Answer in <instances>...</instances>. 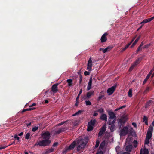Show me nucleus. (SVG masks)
<instances>
[{"mask_svg":"<svg viewBox=\"0 0 154 154\" xmlns=\"http://www.w3.org/2000/svg\"><path fill=\"white\" fill-rule=\"evenodd\" d=\"M88 137H85L84 138L77 147V149L78 151H79L81 149L85 147L88 142Z\"/></svg>","mask_w":154,"mask_h":154,"instance_id":"nucleus-1","label":"nucleus"},{"mask_svg":"<svg viewBox=\"0 0 154 154\" xmlns=\"http://www.w3.org/2000/svg\"><path fill=\"white\" fill-rule=\"evenodd\" d=\"M51 143L50 140H45L43 139L39 142H37L35 144L34 146H37L38 145L40 146H45L49 145Z\"/></svg>","mask_w":154,"mask_h":154,"instance_id":"nucleus-2","label":"nucleus"},{"mask_svg":"<svg viewBox=\"0 0 154 154\" xmlns=\"http://www.w3.org/2000/svg\"><path fill=\"white\" fill-rule=\"evenodd\" d=\"M129 132L128 128L127 126H125L121 129L120 131V136H125L127 135Z\"/></svg>","mask_w":154,"mask_h":154,"instance_id":"nucleus-3","label":"nucleus"},{"mask_svg":"<svg viewBox=\"0 0 154 154\" xmlns=\"http://www.w3.org/2000/svg\"><path fill=\"white\" fill-rule=\"evenodd\" d=\"M41 136L43 139L45 140H49L51 137V134L48 131L43 132L41 134Z\"/></svg>","mask_w":154,"mask_h":154,"instance_id":"nucleus-4","label":"nucleus"},{"mask_svg":"<svg viewBox=\"0 0 154 154\" xmlns=\"http://www.w3.org/2000/svg\"><path fill=\"white\" fill-rule=\"evenodd\" d=\"M58 85L59 83H58L53 84L51 87L50 93H51L52 92L54 93H55L59 91L57 88V86Z\"/></svg>","mask_w":154,"mask_h":154,"instance_id":"nucleus-5","label":"nucleus"},{"mask_svg":"<svg viewBox=\"0 0 154 154\" xmlns=\"http://www.w3.org/2000/svg\"><path fill=\"white\" fill-rule=\"evenodd\" d=\"M127 120V118L126 116H123L119 119L118 123L119 128L121 127L122 124H124Z\"/></svg>","mask_w":154,"mask_h":154,"instance_id":"nucleus-6","label":"nucleus"},{"mask_svg":"<svg viewBox=\"0 0 154 154\" xmlns=\"http://www.w3.org/2000/svg\"><path fill=\"white\" fill-rule=\"evenodd\" d=\"M68 128L66 126L61 127L55 131V134H59L65 131L66 130H67Z\"/></svg>","mask_w":154,"mask_h":154,"instance_id":"nucleus-7","label":"nucleus"},{"mask_svg":"<svg viewBox=\"0 0 154 154\" xmlns=\"http://www.w3.org/2000/svg\"><path fill=\"white\" fill-rule=\"evenodd\" d=\"M141 59L140 58H138L137 59L136 61L130 67L129 69V71L130 72L132 71L134 68L137 65L139 64L140 63V61L141 60Z\"/></svg>","mask_w":154,"mask_h":154,"instance_id":"nucleus-8","label":"nucleus"},{"mask_svg":"<svg viewBox=\"0 0 154 154\" xmlns=\"http://www.w3.org/2000/svg\"><path fill=\"white\" fill-rule=\"evenodd\" d=\"M92 60L91 57H90L87 64V70L89 71H91L92 70Z\"/></svg>","mask_w":154,"mask_h":154,"instance_id":"nucleus-9","label":"nucleus"},{"mask_svg":"<svg viewBox=\"0 0 154 154\" xmlns=\"http://www.w3.org/2000/svg\"><path fill=\"white\" fill-rule=\"evenodd\" d=\"M116 87V86L114 85L110 88H108L107 90V93H108L109 95L112 94L114 91Z\"/></svg>","mask_w":154,"mask_h":154,"instance_id":"nucleus-10","label":"nucleus"},{"mask_svg":"<svg viewBox=\"0 0 154 154\" xmlns=\"http://www.w3.org/2000/svg\"><path fill=\"white\" fill-rule=\"evenodd\" d=\"M108 33L105 32L101 36L100 41L101 43H103L106 42L107 40V36L108 35Z\"/></svg>","mask_w":154,"mask_h":154,"instance_id":"nucleus-11","label":"nucleus"},{"mask_svg":"<svg viewBox=\"0 0 154 154\" xmlns=\"http://www.w3.org/2000/svg\"><path fill=\"white\" fill-rule=\"evenodd\" d=\"M108 114L109 116V119H116V117L114 113L112 111H110L108 112Z\"/></svg>","mask_w":154,"mask_h":154,"instance_id":"nucleus-12","label":"nucleus"},{"mask_svg":"<svg viewBox=\"0 0 154 154\" xmlns=\"http://www.w3.org/2000/svg\"><path fill=\"white\" fill-rule=\"evenodd\" d=\"M92 77H91L88 82L87 89L88 91L90 90L91 88L92 83Z\"/></svg>","mask_w":154,"mask_h":154,"instance_id":"nucleus-13","label":"nucleus"},{"mask_svg":"<svg viewBox=\"0 0 154 154\" xmlns=\"http://www.w3.org/2000/svg\"><path fill=\"white\" fill-rule=\"evenodd\" d=\"M133 148V146L131 144H129L126 146L125 148V150L126 151L130 152L131 151Z\"/></svg>","mask_w":154,"mask_h":154,"instance_id":"nucleus-14","label":"nucleus"},{"mask_svg":"<svg viewBox=\"0 0 154 154\" xmlns=\"http://www.w3.org/2000/svg\"><path fill=\"white\" fill-rule=\"evenodd\" d=\"M76 144V142L75 141L73 142L69 146L68 149L71 150L74 148L75 147Z\"/></svg>","mask_w":154,"mask_h":154,"instance_id":"nucleus-15","label":"nucleus"},{"mask_svg":"<svg viewBox=\"0 0 154 154\" xmlns=\"http://www.w3.org/2000/svg\"><path fill=\"white\" fill-rule=\"evenodd\" d=\"M100 119L101 120L106 122L107 121V116L106 114H102L100 116Z\"/></svg>","mask_w":154,"mask_h":154,"instance_id":"nucleus-16","label":"nucleus"},{"mask_svg":"<svg viewBox=\"0 0 154 154\" xmlns=\"http://www.w3.org/2000/svg\"><path fill=\"white\" fill-rule=\"evenodd\" d=\"M94 91H90L88 92L87 94V97L89 99L91 98V96L94 94Z\"/></svg>","mask_w":154,"mask_h":154,"instance_id":"nucleus-17","label":"nucleus"},{"mask_svg":"<svg viewBox=\"0 0 154 154\" xmlns=\"http://www.w3.org/2000/svg\"><path fill=\"white\" fill-rule=\"evenodd\" d=\"M96 122V121L95 119L92 120L88 122V125L93 127Z\"/></svg>","mask_w":154,"mask_h":154,"instance_id":"nucleus-18","label":"nucleus"},{"mask_svg":"<svg viewBox=\"0 0 154 154\" xmlns=\"http://www.w3.org/2000/svg\"><path fill=\"white\" fill-rule=\"evenodd\" d=\"M153 19H154V16L150 18L144 19L143 20V21L144 23H146L150 22Z\"/></svg>","mask_w":154,"mask_h":154,"instance_id":"nucleus-19","label":"nucleus"},{"mask_svg":"<svg viewBox=\"0 0 154 154\" xmlns=\"http://www.w3.org/2000/svg\"><path fill=\"white\" fill-rule=\"evenodd\" d=\"M140 38V36H138L135 40V41L134 42V43L132 44L131 45V48H133L134 45H136V43L138 42V41L139 40Z\"/></svg>","mask_w":154,"mask_h":154,"instance_id":"nucleus-20","label":"nucleus"},{"mask_svg":"<svg viewBox=\"0 0 154 154\" xmlns=\"http://www.w3.org/2000/svg\"><path fill=\"white\" fill-rule=\"evenodd\" d=\"M54 151V149L53 148H51L50 149H47L45 152V154H48L53 152Z\"/></svg>","mask_w":154,"mask_h":154,"instance_id":"nucleus-21","label":"nucleus"},{"mask_svg":"<svg viewBox=\"0 0 154 154\" xmlns=\"http://www.w3.org/2000/svg\"><path fill=\"white\" fill-rule=\"evenodd\" d=\"M112 47L110 46H109L107 47L106 48L104 49V50H103V53H105L107 51H109L111 50V49H112Z\"/></svg>","mask_w":154,"mask_h":154,"instance_id":"nucleus-22","label":"nucleus"},{"mask_svg":"<svg viewBox=\"0 0 154 154\" xmlns=\"http://www.w3.org/2000/svg\"><path fill=\"white\" fill-rule=\"evenodd\" d=\"M116 119H114L112 121H111L110 120H109V119L108 121V124L109 125H115L114 123L116 122Z\"/></svg>","mask_w":154,"mask_h":154,"instance_id":"nucleus-23","label":"nucleus"},{"mask_svg":"<svg viewBox=\"0 0 154 154\" xmlns=\"http://www.w3.org/2000/svg\"><path fill=\"white\" fill-rule=\"evenodd\" d=\"M152 133L148 132H147L146 138H148V139H150L151 137H152Z\"/></svg>","mask_w":154,"mask_h":154,"instance_id":"nucleus-24","label":"nucleus"},{"mask_svg":"<svg viewBox=\"0 0 154 154\" xmlns=\"http://www.w3.org/2000/svg\"><path fill=\"white\" fill-rule=\"evenodd\" d=\"M152 89V88L151 87L147 86L146 89L144 91L143 93L144 94H146L150 90H151Z\"/></svg>","mask_w":154,"mask_h":154,"instance_id":"nucleus-25","label":"nucleus"},{"mask_svg":"<svg viewBox=\"0 0 154 154\" xmlns=\"http://www.w3.org/2000/svg\"><path fill=\"white\" fill-rule=\"evenodd\" d=\"M67 82L68 83V85L71 87L72 86V80L71 79H68L66 80Z\"/></svg>","mask_w":154,"mask_h":154,"instance_id":"nucleus-26","label":"nucleus"},{"mask_svg":"<svg viewBox=\"0 0 154 154\" xmlns=\"http://www.w3.org/2000/svg\"><path fill=\"white\" fill-rule=\"evenodd\" d=\"M105 141H103L102 142L101 144L100 145V146H99V149H103L104 148V147L105 146Z\"/></svg>","mask_w":154,"mask_h":154,"instance_id":"nucleus-27","label":"nucleus"},{"mask_svg":"<svg viewBox=\"0 0 154 154\" xmlns=\"http://www.w3.org/2000/svg\"><path fill=\"white\" fill-rule=\"evenodd\" d=\"M106 126L105 125H103L101 127L100 131H102V133H104L106 130Z\"/></svg>","mask_w":154,"mask_h":154,"instance_id":"nucleus-28","label":"nucleus"},{"mask_svg":"<svg viewBox=\"0 0 154 154\" xmlns=\"http://www.w3.org/2000/svg\"><path fill=\"white\" fill-rule=\"evenodd\" d=\"M128 96L130 97H131L132 96V90L131 89L129 90L128 91Z\"/></svg>","mask_w":154,"mask_h":154,"instance_id":"nucleus-29","label":"nucleus"},{"mask_svg":"<svg viewBox=\"0 0 154 154\" xmlns=\"http://www.w3.org/2000/svg\"><path fill=\"white\" fill-rule=\"evenodd\" d=\"M93 129V127L88 125L87 131H91Z\"/></svg>","mask_w":154,"mask_h":154,"instance_id":"nucleus-30","label":"nucleus"},{"mask_svg":"<svg viewBox=\"0 0 154 154\" xmlns=\"http://www.w3.org/2000/svg\"><path fill=\"white\" fill-rule=\"evenodd\" d=\"M111 126H109V128H110L111 132H113L114 131L115 128V125H110Z\"/></svg>","mask_w":154,"mask_h":154,"instance_id":"nucleus-31","label":"nucleus"},{"mask_svg":"<svg viewBox=\"0 0 154 154\" xmlns=\"http://www.w3.org/2000/svg\"><path fill=\"white\" fill-rule=\"evenodd\" d=\"M135 38V37L131 41V42L128 43V44H127L126 45H125V47L127 49L130 45L133 42Z\"/></svg>","mask_w":154,"mask_h":154,"instance_id":"nucleus-32","label":"nucleus"},{"mask_svg":"<svg viewBox=\"0 0 154 154\" xmlns=\"http://www.w3.org/2000/svg\"><path fill=\"white\" fill-rule=\"evenodd\" d=\"M143 154H149V151L148 149H147L144 148L143 149ZM142 154L143 153H142Z\"/></svg>","mask_w":154,"mask_h":154,"instance_id":"nucleus-33","label":"nucleus"},{"mask_svg":"<svg viewBox=\"0 0 154 154\" xmlns=\"http://www.w3.org/2000/svg\"><path fill=\"white\" fill-rule=\"evenodd\" d=\"M153 127L150 126L149 127V128L147 132H148L149 131L151 133H152L153 131Z\"/></svg>","mask_w":154,"mask_h":154,"instance_id":"nucleus-34","label":"nucleus"},{"mask_svg":"<svg viewBox=\"0 0 154 154\" xmlns=\"http://www.w3.org/2000/svg\"><path fill=\"white\" fill-rule=\"evenodd\" d=\"M82 89H81L80 90L79 92V93L78 94V96L76 98V100H79L80 95L82 93Z\"/></svg>","mask_w":154,"mask_h":154,"instance_id":"nucleus-35","label":"nucleus"},{"mask_svg":"<svg viewBox=\"0 0 154 154\" xmlns=\"http://www.w3.org/2000/svg\"><path fill=\"white\" fill-rule=\"evenodd\" d=\"M100 144V141L98 140H97L96 141V143L95 146V148H97Z\"/></svg>","mask_w":154,"mask_h":154,"instance_id":"nucleus-36","label":"nucleus"},{"mask_svg":"<svg viewBox=\"0 0 154 154\" xmlns=\"http://www.w3.org/2000/svg\"><path fill=\"white\" fill-rule=\"evenodd\" d=\"M126 106V105H123V106H122L119 108H117L116 109H115V111H117L120 109H122L125 108Z\"/></svg>","mask_w":154,"mask_h":154,"instance_id":"nucleus-37","label":"nucleus"},{"mask_svg":"<svg viewBox=\"0 0 154 154\" xmlns=\"http://www.w3.org/2000/svg\"><path fill=\"white\" fill-rule=\"evenodd\" d=\"M85 102L86 106H90L91 105V103L89 100H86Z\"/></svg>","mask_w":154,"mask_h":154,"instance_id":"nucleus-38","label":"nucleus"},{"mask_svg":"<svg viewBox=\"0 0 154 154\" xmlns=\"http://www.w3.org/2000/svg\"><path fill=\"white\" fill-rule=\"evenodd\" d=\"M97 111L99 112L100 113H103L104 112V110L102 108H100V109H99L97 110Z\"/></svg>","mask_w":154,"mask_h":154,"instance_id":"nucleus-39","label":"nucleus"},{"mask_svg":"<svg viewBox=\"0 0 154 154\" xmlns=\"http://www.w3.org/2000/svg\"><path fill=\"white\" fill-rule=\"evenodd\" d=\"M149 78V77L147 76H146V78L143 81V85H144L146 83V82L147 81V80Z\"/></svg>","mask_w":154,"mask_h":154,"instance_id":"nucleus-40","label":"nucleus"},{"mask_svg":"<svg viewBox=\"0 0 154 154\" xmlns=\"http://www.w3.org/2000/svg\"><path fill=\"white\" fill-rule=\"evenodd\" d=\"M30 134L28 132L25 136V138L26 139H28L30 138Z\"/></svg>","mask_w":154,"mask_h":154,"instance_id":"nucleus-41","label":"nucleus"},{"mask_svg":"<svg viewBox=\"0 0 154 154\" xmlns=\"http://www.w3.org/2000/svg\"><path fill=\"white\" fill-rule=\"evenodd\" d=\"M150 139H148V138H146L145 142V144H148L149 142V140Z\"/></svg>","mask_w":154,"mask_h":154,"instance_id":"nucleus-42","label":"nucleus"},{"mask_svg":"<svg viewBox=\"0 0 154 154\" xmlns=\"http://www.w3.org/2000/svg\"><path fill=\"white\" fill-rule=\"evenodd\" d=\"M117 154H130V153L128 152H122V151H120L117 153Z\"/></svg>","mask_w":154,"mask_h":154,"instance_id":"nucleus-43","label":"nucleus"},{"mask_svg":"<svg viewBox=\"0 0 154 154\" xmlns=\"http://www.w3.org/2000/svg\"><path fill=\"white\" fill-rule=\"evenodd\" d=\"M38 126L34 127L32 129V131L33 132H35L38 129Z\"/></svg>","mask_w":154,"mask_h":154,"instance_id":"nucleus-44","label":"nucleus"},{"mask_svg":"<svg viewBox=\"0 0 154 154\" xmlns=\"http://www.w3.org/2000/svg\"><path fill=\"white\" fill-rule=\"evenodd\" d=\"M134 147L136 148L137 147V141L135 140H134Z\"/></svg>","mask_w":154,"mask_h":154,"instance_id":"nucleus-45","label":"nucleus"},{"mask_svg":"<svg viewBox=\"0 0 154 154\" xmlns=\"http://www.w3.org/2000/svg\"><path fill=\"white\" fill-rule=\"evenodd\" d=\"M14 138L15 139L17 140L18 142L20 141L19 137L18 136V135L17 134L14 135Z\"/></svg>","mask_w":154,"mask_h":154,"instance_id":"nucleus-46","label":"nucleus"},{"mask_svg":"<svg viewBox=\"0 0 154 154\" xmlns=\"http://www.w3.org/2000/svg\"><path fill=\"white\" fill-rule=\"evenodd\" d=\"M66 122V121H63L60 123H59L58 124L57 126H61V125H63V124H64V123H65Z\"/></svg>","mask_w":154,"mask_h":154,"instance_id":"nucleus-47","label":"nucleus"},{"mask_svg":"<svg viewBox=\"0 0 154 154\" xmlns=\"http://www.w3.org/2000/svg\"><path fill=\"white\" fill-rule=\"evenodd\" d=\"M82 79V77L81 75H79V83L80 84L81 83Z\"/></svg>","mask_w":154,"mask_h":154,"instance_id":"nucleus-48","label":"nucleus"},{"mask_svg":"<svg viewBox=\"0 0 154 154\" xmlns=\"http://www.w3.org/2000/svg\"><path fill=\"white\" fill-rule=\"evenodd\" d=\"M104 97V95H101V96H99L97 100L99 101L103 97Z\"/></svg>","mask_w":154,"mask_h":154,"instance_id":"nucleus-49","label":"nucleus"},{"mask_svg":"<svg viewBox=\"0 0 154 154\" xmlns=\"http://www.w3.org/2000/svg\"><path fill=\"white\" fill-rule=\"evenodd\" d=\"M90 72H88L87 71H85L84 72V74L85 76L89 75H90Z\"/></svg>","mask_w":154,"mask_h":154,"instance_id":"nucleus-50","label":"nucleus"},{"mask_svg":"<svg viewBox=\"0 0 154 154\" xmlns=\"http://www.w3.org/2000/svg\"><path fill=\"white\" fill-rule=\"evenodd\" d=\"M148 121L147 118L146 117V116H144L143 117V122H144L145 121Z\"/></svg>","mask_w":154,"mask_h":154,"instance_id":"nucleus-51","label":"nucleus"},{"mask_svg":"<svg viewBox=\"0 0 154 154\" xmlns=\"http://www.w3.org/2000/svg\"><path fill=\"white\" fill-rule=\"evenodd\" d=\"M142 48L141 47H140V46L137 48V50H136V52H138V51H140V50H142Z\"/></svg>","mask_w":154,"mask_h":154,"instance_id":"nucleus-52","label":"nucleus"},{"mask_svg":"<svg viewBox=\"0 0 154 154\" xmlns=\"http://www.w3.org/2000/svg\"><path fill=\"white\" fill-rule=\"evenodd\" d=\"M82 111L81 110H79L77 112H76V114H77V115L80 114L82 112Z\"/></svg>","mask_w":154,"mask_h":154,"instance_id":"nucleus-53","label":"nucleus"},{"mask_svg":"<svg viewBox=\"0 0 154 154\" xmlns=\"http://www.w3.org/2000/svg\"><path fill=\"white\" fill-rule=\"evenodd\" d=\"M103 133H102V131H100L98 133V136H101L102 135Z\"/></svg>","mask_w":154,"mask_h":154,"instance_id":"nucleus-54","label":"nucleus"},{"mask_svg":"<svg viewBox=\"0 0 154 154\" xmlns=\"http://www.w3.org/2000/svg\"><path fill=\"white\" fill-rule=\"evenodd\" d=\"M150 45V44H147L146 45H145L144 47H143V48H148V47Z\"/></svg>","mask_w":154,"mask_h":154,"instance_id":"nucleus-55","label":"nucleus"},{"mask_svg":"<svg viewBox=\"0 0 154 154\" xmlns=\"http://www.w3.org/2000/svg\"><path fill=\"white\" fill-rule=\"evenodd\" d=\"M58 144V143L55 142L53 144V146L55 147L57 146Z\"/></svg>","mask_w":154,"mask_h":154,"instance_id":"nucleus-56","label":"nucleus"},{"mask_svg":"<svg viewBox=\"0 0 154 154\" xmlns=\"http://www.w3.org/2000/svg\"><path fill=\"white\" fill-rule=\"evenodd\" d=\"M96 154H103V153L102 151H100L97 152Z\"/></svg>","mask_w":154,"mask_h":154,"instance_id":"nucleus-57","label":"nucleus"},{"mask_svg":"<svg viewBox=\"0 0 154 154\" xmlns=\"http://www.w3.org/2000/svg\"><path fill=\"white\" fill-rule=\"evenodd\" d=\"M119 148H120V147L119 146H118L116 147V151L117 153L119 152H118V150L119 149Z\"/></svg>","mask_w":154,"mask_h":154,"instance_id":"nucleus-58","label":"nucleus"},{"mask_svg":"<svg viewBox=\"0 0 154 154\" xmlns=\"http://www.w3.org/2000/svg\"><path fill=\"white\" fill-rule=\"evenodd\" d=\"M132 125L135 128H136L137 127V125L136 124L135 122H133L132 123Z\"/></svg>","mask_w":154,"mask_h":154,"instance_id":"nucleus-59","label":"nucleus"},{"mask_svg":"<svg viewBox=\"0 0 154 154\" xmlns=\"http://www.w3.org/2000/svg\"><path fill=\"white\" fill-rule=\"evenodd\" d=\"M36 105V104L35 103H33L32 105L29 106L30 107H32V106H35Z\"/></svg>","mask_w":154,"mask_h":154,"instance_id":"nucleus-60","label":"nucleus"},{"mask_svg":"<svg viewBox=\"0 0 154 154\" xmlns=\"http://www.w3.org/2000/svg\"><path fill=\"white\" fill-rule=\"evenodd\" d=\"M76 103L75 104V105L76 106H77L79 103V100H76Z\"/></svg>","mask_w":154,"mask_h":154,"instance_id":"nucleus-61","label":"nucleus"},{"mask_svg":"<svg viewBox=\"0 0 154 154\" xmlns=\"http://www.w3.org/2000/svg\"><path fill=\"white\" fill-rule=\"evenodd\" d=\"M30 122L29 123L26 124V125H27V127H29L31 125V123L32 122Z\"/></svg>","mask_w":154,"mask_h":154,"instance_id":"nucleus-62","label":"nucleus"},{"mask_svg":"<svg viewBox=\"0 0 154 154\" xmlns=\"http://www.w3.org/2000/svg\"><path fill=\"white\" fill-rule=\"evenodd\" d=\"M83 99L84 100L89 99L88 97H87V95L86 96H84L83 97Z\"/></svg>","mask_w":154,"mask_h":154,"instance_id":"nucleus-63","label":"nucleus"},{"mask_svg":"<svg viewBox=\"0 0 154 154\" xmlns=\"http://www.w3.org/2000/svg\"><path fill=\"white\" fill-rule=\"evenodd\" d=\"M126 49H127L125 47L124 48H122V50H121V51L122 52H123V51H125Z\"/></svg>","mask_w":154,"mask_h":154,"instance_id":"nucleus-64","label":"nucleus"}]
</instances>
